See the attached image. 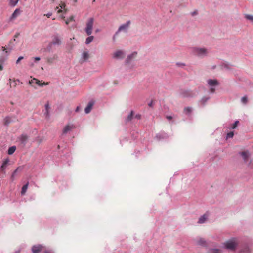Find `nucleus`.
<instances>
[{
    "label": "nucleus",
    "mask_w": 253,
    "mask_h": 253,
    "mask_svg": "<svg viewBox=\"0 0 253 253\" xmlns=\"http://www.w3.org/2000/svg\"><path fill=\"white\" fill-rule=\"evenodd\" d=\"M61 44V38L58 35H54L52 37V41L49 43L47 49L48 51H50L52 49V46H59Z\"/></svg>",
    "instance_id": "f257e3e1"
},
{
    "label": "nucleus",
    "mask_w": 253,
    "mask_h": 253,
    "mask_svg": "<svg viewBox=\"0 0 253 253\" xmlns=\"http://www.w3.org/2000/svg\"><path fill=\"white\" fill-rule=\"evenodd\" d=\"M192 51L194 55L200 57L207 56L208 53L207 49L201 47H194Z\"/></svg>",
    "instance_id": "f03ea898"
},
{
    "label": "nucleus",
    "mask_w": 253,
    "mask_h": 253,
    "mask_svg": "<svg viewBox=\"0 0 253 253\" xmlns=\"http://www.w3.org/2000/svg\"><path fill=\"white\" fill-rule=\"evenodd\" d=\"M207 83L210 90L212 93H213L215 91L216 87L218 86L219 84V83L217 80L215 79H208L207 81Z\"/></svg>",
    "instance_id": "7ed1b4c3"
},
{
    "label": "nucleus",
    "mask_w": 253,
    "mask_h": 253,
    "mask_svg": "<svg viewBox=\"0 0 253 253\" xmlns=\"http://www.w3.org/2000/svg\"><path fill=\"white\" fill-rule=\"evenodd\" d=\"M237 245L238 243L237 240L235 238L230 239L224 243L225 248L232 251H234L236 249Z\"/></svg>",
    "instance_id": "20e7f679"
},
{
    "label": "nucleus",
    "mask_w": 253,
    "mask_h": 253,
    "mask_svg": "<svg viewBox=\"0 0 253 253\" xmlns=\"http://www.w3.org/2000/svg\"><path fill=\"white\" fill-rule=\"evenodd\" d=\"M94 23L93 18H89L86 23L85 31L87 35L90 36L92 33L93 26Z\"/></svg>",
    "instance_id": "39448f33"
},
{
    "label": "nucleus",
    "mask_w": 253,
    "mask_h": 253,
    "mask_svg": "<svg viewBox=\"0 0 253 253\" xmlns=\"http://www.w3.org/2000/svg\"><path fill=\"white\" fill-rule=\"evenodd\" d=\"M51 107L48 102L46 103L45 105V109L42 111L43 117L46 119L50 118Z\"/></svg>",
    "instance_id": "423d86ee"
},
{
    "label": "nucleus",
    "mask_w": 253,
    "mask_h": 253,
    "mask_svg": "<svg viewBox=\"0 0 253 253\" xmlns=\"http://www.w3.org/2000/svg\"><path fill=\"white\" fill-rule=\"evenodd\" d=\"M141 118V115L139 113H136L133 111H131L130 114L127 116V121L131 120H138Z\"/></svg>",
    "instance_id": "0eeeda50"
},
{
    "label": "nucleus",
    "mask_w": 253,
    "mask_h": 253,
    "mask_svg": "<svg viewBox=\"0 0 253 253\" xmlns=\"http://www.w3.org/2000/svg\"><path fill=\"white\" fill-rule=\"evenodd\" d=\"M138 52L137 51H130L127 55V64L134 60L137 56Z\"/></svg>",
    "instance_id": "6e6552de"
},
{
    "label": "nucleus",
    "mask_w": 253,
    "mask_h": 253,
    "mask_svg": "<svg viewBox=\"0 0 253 253\" xmlns=\"http://www.w3.org/2000/svg\"><path fill=\"white\" fill-rule=\"evenodd\" d=\"M125 52L122 50H117L113 53V57L116 59H122L125 57Z\"/></svg>",
    "instance_id": "1a4fd4ad"
},
{
    "label": "nucleus",
    "mask_w": 253,
    "mask_h": 253,
    "mask_svg": "<svg viewBox=\"0 0 253 253\" xmlns=\"http://www.w3.org/2000/svg\"><path fill=\"white\" fill-rule=\"evenodd\" d=\"M44 247L41 245H38L37 246H33L32 248V251L33 253H39L41 251H43L44 250Z\"/></svg>",
    "instance_id": "9d476101"
},
{
    "label": "nucleus",
    "mask_w": 253,
    "mask_h": 253,
    "mask_svg": "<svg viewBox=\"0 0 253 253\" xmlns=\"http://www.w3.org/2000/svg\"><path fill=\"white\" fill-rule=\"evenodd\" d=\"M21 11L20 9L17 8L15 10L14 12L12 14L11 16L9 18V21H12L13 20H14L15 18H16L20 14H21Z\"/></svg>",
    "instance_id": "9b49d317"
},
{
    "label": "nucleus",
    "mask_w": 253,
    "mask_h": 253,
    "mask_svg": "<svg viewBox=\"0 0 253 253\" xmlns=\"http://www.w3.org/2000/svg\"><path fill=\"white\" fill-rule=\"evenodd\" d=\"M58 56L57 54H54L47 58V62L49 64H52L55 61L58 60Z\"/></svg>",
    "instance_id": "f8f14e48"
},
{
    "label": "nucleus",
    "mask_w": 253,
    "mask_h": 253,
    "mask_svg": "<svg viewBox=\"0 0 253 253\" xmlns=\"http://www.w3.org/2000/svg\"><path fill=\"white\" fill-rule=\"evenodd\" d=\"M244 162L247 163L249 161L250 154L248 151H243L240 153Z\"/></svg>",
    "instance_id": "ddd939ff"
},
{
    "label": "nucleus",
    "mask_w": 253,
    "mask_h": 253,
    "mask_svg": "<svg viewBox=\"0 0 253 253\" xmlns=\"http://www.w3.org/2000/svg\"><path fill=\"white\" fill-rule=\"evenodd\" d=\"M93 104H94V102L92 101H90L87 104V106H86V107L85 108V109H84V111L86 114H88L90 112V111L92 108V107L93 106Z\"/></svg>",
    "instance_id": "4468645a"
},
{
    "label": "nucleus",
    "mask_w": 253,
    "mask_h": 253,
    "mask_svg": "<svg viewBox=\"0 0 253 253\" xmlns=\"http://www.w3.org/2000/svg\"><path fill=\"white\" fill-rule=\"evenodd\" d=\"M9 161V160L8 158H7L3 161L2 165L0 168V170L1 171L3 172L4 171L5 169H6L8 164Z\"/></svg>",
    "instance_id": "2eb2a0df"
},
{
    "label": "nucleus",
    "mask_w": 253,
    "mask_h": 253,
    "mask_svg": "<svg viewBox=\"0 0 253 253\" xmlns=\"http://www.w3.org/2000/svg\"><path fill=\"white\" fill-rule=\"evenodd\" d=\"M33 83H36L38 85H39L40 86H42L44 85H47L48 84V83H42V84H40V81L38 80L37 79H36L35 78H33L32 80H31V81H29V84H33Z\"/></svg>",
    "instance_id": "dca6fc26"
},
{
    "label": "nucleus",
    "mask_w": 253,
    "mask_h": 253,
    "mask_svg": "<svg viewBox=\"0 0 253 253\" xmlns=\"http://www.w3.org/2000/svg\"><path fill=\"white\" fill-rule=\"evenodd\" d=\"M126 24H124V25H121L119 28V29H118L117 31L115 33V34H114V35L113 36V40L114 41H115V39H116V36L118 35V34L122 30H125L126 29Z\"/></svg>",
    "instance_id": "f3484780"
},
{
    "label": "nucleus",
    "mask_w": 253,
    "mask_h": 253,
    "mask_svg": "<svg viewBox=\"0 0 253 253\" xmlns=\"http://www.w3.org/2000/svg\"><path fill=\"white\" fill-rule=\"evenodd\" d=\"M193 112V108L191 107H186L183 109V113L187 116L190 115Z\"/></svg>",
    "instance_id": "a211bd4d"
},
{
    "label": "nucleus",
    "mask_w": 253,
    "mask_h": 253,
    "mask_svg": "<svg viewBox=\"0 0 253 253\" xmlns=\"http://www.w3.org/2000/svg\"><path fill=\"white\" fill-rule=\"evenodd\" d=\"M28 139V136L25 134H22L19 137V140L21 144L25 145L27 140Z\"/></svg>",
    "instance_id": "6ab92c4d"
},
{
    "label": "nucleus",
    "mask_w": 253,
    "mask_h": 253,
    "mask_svg": "<svg viewBox=\"0 0 253 253\" xmlns=\"http://www.w3.org/2000/svg\"><path fill=\"white\" fill-rule=\"evenodd\" d=\"M196 242L198 245L203 246H205L206 245V241L203 238H198V239H197Z\"/></svg>",
    "instance_id": "aec40b11"
},
{
    "label": "nucleus",
    "mask_w": 253,
    "mask_h": 253,
    "mask_svg": "<svg viewBox=\"0 0 253 253\" xmlns=\"http://www.w3.org/2000/svg\"><path fill=\"white\" fill-rule=\"evenodd\" d=\"M13 122V120L12 118L7 117L5 118H4L3 121V124L5 126H8L10 125L12 122Z\"/></svg>",
    "instance_id": "412c9836"
},
{
    "label": "nucleus",
    "mask_w": 253,
    "mask_h": 253,
    "mask_svg": "<svg viewBox=\"0 0 253 253\" xmlns=\"http://www.w3.org/2000/svg\"><path fill=\"white\" fill-rule=\"evenodd\" d=\"M89 57V55L88 51H84L82 54V59L84 61L87 60Z\"/></svg>",
    "instance_id": "4be33fe9"
},
{
    "label": "nucleus",
    "mask_w": 253,
    "mask_h": 253,
    "mask_svg": "<svg viewBox=\"0 0 253 253\" xmlns=\"http://www.w3.org/2000/svg\"><path fill=\"white\" fill-rule=\"evenodd\" d=\"M208 216L206 214L203 215L201 217H200L198 221V223L201 224L205 222V221L207 219Z\"/></svg>",
    "instance_id": "5701e85b"
},
{
    "label": "nucleus",
    "mask_w": 253,
    "mask_h": 253,
    "mask_svg": "<svg viewBox=\"0 0 253 253\" xmlns=\"http://www.w3.org/2000/svg\"><path fill=\"white\" fill-rule=\"evenodd\" d=\"M208 253H222V251L218 249H211L209 250Z\"/></svg>",
    "instance_id": "b1692460"
},
{
    "label": "nucleus",
    "mask_w": 253,
    "mask_h": 253,
    "mask_svg": "<svg viewBox=\"0 0 253 253\" xmlns=\"http://www.w3.org/2000/svg\"><path fill=\"white\" fill-rule=\"evenodd\" d=\"M16 150V147L13 146L9 148L7 153L9 155H12Z\"/></svg>",
    "instance_id": "393cba45"
},
{
    "label": "nucleus",
    "mask_w": 253,
    "mask_h": 253,
    "mask_svg": "<svg viewBox=\"0 0 253 253\" xmlns=\"http://www.w3.org/2000/svg\"><path fill=\"white\" fill-rule=\"evenodd\" d=\"M94 39V37L93 36H90L88 37L85 40V44H89L90 42H92Z\"/></svg>",
    "instance_id": "a878e982"
},
{
    "label": "nucleus",
    "mask_w": 253,
    "mask_h": 253,
    "mask_svg": "<svg viewBox=\"0 0 253 253\" xmlns=\"http://www.w3.org/2000/svg\"><path fill=\"white\" fill-rule=\"evenodd\" d=\"M28 183L25 184L23 186L21 190V194L24 195L25 194V192H26V190L28 188Z\"/></svg>",
    "instance_id": "bb28decb"
},
{
    "label": "nucleus",
    "mask_w": 253,
    "mask_h": 253,
    "mask_svg": "<svg viewBox=\"0 0 253 253\" xmlns=\"http://www.w3.org/2000/svg\"><path fill=\"white\" fill-rule=\"evenodd\" d=\"M248 97L246 96L242 97L241 99V101L243 104H246L248 102Z\"/></svg>",
    "instance_id": "cd10ccee"
},
{
    "label": "nucleus",
    "mask_w": 253,
    "mask_h": 253,
    "mask_svg": "<svg viewBox=\"0 0 253 253\" xmlns=\"http://www.w3.org/2000/svg\"><path fill=\"white\" fill-rule=\"evenodd\" d=\"M19 0H10V3L11 6H15L18 3Z\"/></svg>",
    "instance_id": "c85d7f7f"
},
{
    "label": "nucleus",
    "mask_w": 253,
    "mask_h": 253,
    "mask_svg": "<svg viewBox=\"0 0 253 253\" xmlns=\"http://www.w3.org/2000/svg\"><path fill=\"white\" fill-rule=\"evenodd\" d=\"M71 21H74V17L73 16H71L66 21V24L68 25Z\"/></svg>",
    "instance_id": "c756f323"
},
{
    "label": "nucleus",
    "mask_w": 253,
    "mask_h": 253,
    "mask_svg": "<svg viewBox=\"0 0 253 253\" xmlns=\"http://www.w3.org/2000/svg\"><path fill=\"white\" fill-rule=\"evenodd\" d=\"M209 99V97H204L203 98H202L201 99V102L203 103V104H204Z\"/></svg>",
    "instance_id": "7c9ffc66"
},
{
    "label": "nucleus",
    "mask_w": 253,
    "mask_h": 253,
    "mask_svg": "<svg viewBox=\"0 0 253 253\" xmlns=\"http://www.w3.org/2000/svg\"><path fill=\"white\" fill-rule=\"evenodd\" d=\"M234 136V132H230L227 133V139L232 138Z\"/></svg>",
    "instance_id": "2f4dec72"
},
{
    "label": "nucleus",
    "mask_w": 253,
    "mask_h": 253,
    "mask_svg": "<svg viewBox=\"0 0 253 253\" xmlns=\"http://www.w3.org/2000/svg\"><path fill=\"white\" fill-rule=\"evenodd\" d=\"M60 6L61 9H63V8L64 9L65 4L64 3H63L61 5H60ZM62 11H63V10L62 9H59L58 10V13H59L62 12Z\"/></svg>",
    "instance_id": "473e14b6"
},
{
    "label": "nucleus",
    "mask_w": 253,
    "mask_h": 253,
    "mask_svg": "<svg viewBox=\"0 0 253 253\" xmlns=\"http://www.w3.org/2000/svg\"><path fill=\"white\" fill-rule=\"evenodd\" d=\"M72 127H65L64 129V130H63V133H67L68 131H70L71 130V128Z\"/></svg>",
    "instance_id": "72a5a7b5"
},
{
    "label": "nucleus",
    "mask_w": 253,
    "mask_h": 253,
    "mask_svg": "<svg viewBox=\"0 0 253 253\" xmlns=\"http://www.w3.org/2000/svg\"><path fill=\"white\" fill-rule=\"evenodd\" d=\"M6 60V58L4 57H0V63L1 64H3L4 61Z\"/></svg>",
    "instance_id": "f704fd0d"
},
{
    "label": "nucleus",
    "mask_w": 253,
    "mask_h": 253,
    "mask_svg": "<svg viewBox=\"0 0 253 253\" xmlns=\"http://www.w3.org/2000/svg\"><path fill=\"white\" fill-rule=\"evenodd\" d=\"M176 65L179 67H184L185 65V64L183 63L177 62L176 63Z\"/></svg>",
    "instance_id": "c9c22d12"
},
{
    "label": "nucleus",
    "mask_w": 253,
    "mask_h": 253,
    "mask_svg": "<svg viewBox=\"0 0 253 253\" xmlns=\"http://www.w3.org/2000/svg\"><path fill=\"white\" fill-rule=\"evenodd\" d=\"M23 56H20L18 57V58L17 59V60H16V64H18L19 63V62L22 60L23 59Z\"/></svg>",
    "instance_id": "e433bc0d"
},
{
    "label": "nucleus",
    "mask_w": 253,
    "mask_h": 253,
    "mask_svg": "<svg viewBox=\"0 0 253 253\" xmlns=\"http://www.w3.org/2000/svg\"><path fill=\"white\" fill-rule=\"evenodd\" d=\"M18 169H19V168H17L15 170V171L13 172V174H12V176H11L12 178H14V176L15 174L18 171Z\"/></svg>",
    "instance_id": "4c0bfd02"
},
{
    "label": "nucleus",
    "mask_w": 253,
    "mask_h": 253,
    "mask_svg": "<svg viewBox=\"0 0 253 253\" xmlns=\"http://www.w3.org/2000/svg\"><path fill=\"white\" fill-rule=\"evenodd\" d=\"M43 253H53V252L50 250H47L44 249V250L43 251Z\"/></svg>",
    "instance_id": "58836bf2"
},
{
    "label": "nucleus",
    "mask_w": 253,
    "mask_h": 253,
    "mask_svg": "<svg viewBox=\"0 0 253 253\" xmlns=\"http://www.w3.org/2000/svg\"><path fill=\"white\" fill-rule=\"evenodd\" d=\"M52 15V12H48L47 14L45 15L48 17L49 18L51 15Z\"/></svg>",
    "instance_id": "ea45409f"
},
{
    "label": "nucleus",
    "mask_w": 253,
    "mask_h": 253,
    "mask_svg": "<svg viewBox=\"0 0 253 253\" xmlns=\"http://www.w3.org/2000/svg\"><path fill=\"white\" fill-rule=\"evenodd\" d=\"M149 106L152 107L153 105V101L151 100L148 104Z\"/></svg>",
    "instance_id": "a19ab883"
},
{
    "label": "nucleus",
    "mask_w": 253,
    "mask_h": 253,
    "mask_svg": "<svg viewBox=\"0 0 253 253\" xmlns=\"http://www.w3.org/2000/svg\"><path fill=\"white\" fill-rule=\"evenodd\" d=\"M238 123H239V121H236L234 122L233 126H236L238 125Z\"/></svg>",
    "instance_id": "79ce46f5"
},
{
    "label": "nucleus",
    "mask_w": 253,
    "mask_h": 253,
    "mask_svg": "<svg viewBox=\"0 0 253 253\" xmlns=\"http://www.w3.org/2000/svg\"><path fill=\"white\" fill-rule=\"evenodd\" d=\"M167 118L168 119V120H170L173 118V117L171 116H167Z\"/></svg>",
    "instance_id": "37998d69"
},
{
    "label": "nucleus",
    "mask_w": 253,
    "mask_h": 253,
    "mask_svg": "<svg viewBox=\"0 0 253 253\" xmlns=\"http://www.w3.org/2000/svg\"><path fill=\"white\" fill-rule=\"evenodd\" d=\"M2 51L5 52V53H8V51L6 50V49L4 47H2Z\"/></svg>",
    "instance_id": "c03bdc74"
},
{
    "label": "nucleus",
    "mask_w": 253,
    "mask_h": 253,
    "mask_svg": "<svg viewBox=\"0 0 253 253\" xmlns=\"http://www.w3.org/2000/svg\"><path fill=\"white\" fill-rule=\"evenodd\" d=\"M34 59L36 61H38L40 60V58L39 57H36L34 58Z\"/></svg>",
    "instance_id": "a18cd8bd"
},
{
    "label": "nucleus",
    "mask_w": 253,
    "mask_h": 253,
    "mask_svg": "<svg viewBox=\"0 0 253 253\" xmlns=\"http://www.w3.org/2000/svg\"><path fill=\"white\" fill-rule=\"evenodd\" d=\"M2 65H3V64H1V63H0V70H2L3 69Z\"/></svg>",
    "instance_id": "49530a36"
},
{
    "label": "nucleus",
    "mask_w": 253,
    "mask_h": 253,
    "mask_svg": "<svg viewBox=\"0 0 253 253\" xmlns=\"http://www.w3.org/2000/svg\"><path fill=\"white\" fill-rule=\"evenodd\" d=\"M80 110V107L79 106H78V107L76 108V110H75V111H76V112H79V110Z\"/></svg>",
    "instance_id": "de8ad7c7"
},
{
    "label": "nucleus",
    "mask_w": 253,
    "mask_h": 253,
    "mask_svg": "<svg viewBox=\"0 0 253 253\" xmlns=\"http://www.w3.org/2000/svg\"><path fill=\"white\" fill-rule=\"evenodd\" d=\"M182 96H183V97H186V95H185L184 94H182Z\"/></svg>",
    "instance_id": "09e8293b"
},
{
    "label": "nucleus",
    "mask_w": 253,
    "mask_h": 253,
    "mask_svg": "<svg viewBox=\"0 0 253 253\" xmlns=\"http://www.w3.org/2000/svg\"><path fill=\"white\" fill-rule=\"evenodd\" d=\"M12 47L11 46V47L10 48V51L11 50H12Z\"/></svg>",
    "instance_id": "8fccbe9b"
},
{
    "label": "nucleus",
    "mask_w": 253,
    "mask_h": 253,
    "mask_svg": "<svg viewBox=\"0 0 253 253\" xmlns=\"http://www.w3.org/2000/svg\"><path fill=\"white\" fill-rule=\"evenodd\" d=\"M11 80L9 79V83H11Z\"/></svg>",
    "instance_id": "3c124183"
},
{
    "label": "nucleus",
    "mask_w": 253,
    "mask_h": 253,
    "mask_svg": "<svg viewBox=\"0 0 253 253\" xmlns=\"http://www.w3.org/2000/svg\"><path fill=\"white\" fill-rule=\"evenodd\" d=\"M17 36H18V35H15V37L16 38V37H17Z\"/></svg>",
    "instance_id": "603ef678"
},
{
    "label": "nucleus",
    "mask_w": 253,
    "mask_h": 253,
    "mask_svg": "<svg viewBox=\"0 0 253 253\" xmlns=\"http://www.w3.org/2000/svg\"><path fill=\"white\" fill-rule=\"evenodd\" d=\"M58 8H59V7H56V9H58Z\"/></svg>",
    "instance_id": "864d4df0"
}]
</instances>
